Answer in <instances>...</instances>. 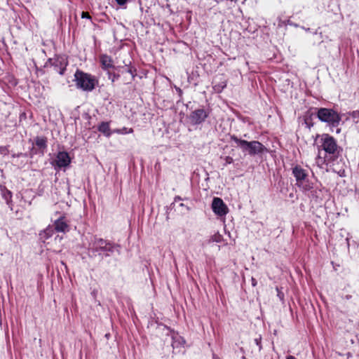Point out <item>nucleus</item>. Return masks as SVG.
Segmentation results:
<instances>
[{
	"mask_svg": "<svg viewBox=\"0 0 359 359\" xmlns=\"http://www.w3.org/2000/svg\"><path fill=\"white\" fill-rule=\"evenodd\" d=\"M320 148L326 153V156L321 158L318 156L316 163L323 164L325 162V158H329V161H334L339 156L341 149L337 144L335 139L328 134H323L320 137Z\"/></svg>",
	"mask_w": 359,
	"mask_h": 359,
	"instance_id": "nucleus-1",
	"label": "nucleus"
},
{
	"mask_svg": "<svg viewBox=\"0 0 359 359\" xmlns=\"http://www.w3.org/2000/svg\"><path fill=\"white\" fill-rule=\"evenodd\" d=\"M119 245L103 238H95L90 245L89 252L93 256L104 255L105 257H109L114 252H117L119 254Z\"/></svg>",
	"mask_w": 359,
	"mask_h": 359,
	"instance_id": "nucleus-2",
	"label": "nucleus"
},
{
	"mask_svg": "<svg viewBox=\"0 0 359 359\" xmlns=\"http://www.w3.org/2000/svg\"><path fill=\"white\" fill-rule=\"evenodd\" d=\"M74 81L77 88L87 92L92 91L97 83L95 76L79 69H77L74 74Z\"/></svg>",
	"mask_w": 359,
	"mask_h": 359,
	"instance_id": "nucleus-3",
	"label": "nucleus"
},
{
	"mask_svg": "<svg viewBox=\"0 0 359 359\" xmlns=\"http://www.w3.org/2000/svg\"><path fill=\"white\" fill-rule=\"evenodd\" d=\"M292 173L296 180V186L303 191H311L313 188V183L309 180V174L306 170L301 165H296L292 168Z\"/></svg>",
	"mask_w": 359,
	"mask_h": 359,
	"instance_id": "nucleus-4",
	"label": "nucleus"
},
{
	"mask_svg": "<svg viewBox=\"0 0 359 359\" xmlns=\"http://www.w3.org/2000/svg\"><path fill=\"white\" fill-rule=\"evenodd\" d=\"M316 116L320 121L326 123L330 128L337 127L341 120L340 115L332 109L319 108L317 109Z\"/></svg>",
	"mask_w": 359,
	"mask_h": 359,
	"instance_id": "nucleus-5",
	"label": "nucleus"
},
{
	"mask_svg": "<svg viewBox=\"0 0 359 359\" xmlns=\"http://www.w3.org/2000/svg\"><path fill=\"white\" fill-rule=\"evenodd\" d=\"M69 62L65 55H55L53 58H49L45 64V67H51L53 70L60 75H64L68 66Z\"/></svg>",
	"mask_w": 359,
	"mask_h": 359,
	"instance_id": "nucleus-6",
	"label": "nucleus"
},
{
	"mask_svg": "<svg viewBox=\"0 0 359 359\" xmlns=\"http://www.w3.org/2000/svg\"><path fill=\"white\" fill-rule=\"evenodd\" d=\"M48 139L45 136H36L34 139L32 147L30 150L29 155L33 157L34 155L43 156L47 150Z\"/></svg>",
	"mask_w": 359,
	"mask_h": 359,
	"instance_id": "nucleus-7",
	"label": "nucleus"
},
{
	"mask_svg": "<svg viewBox=\"0 0 359 359\" xmlns=\"http://www.w3.org/2000/svg\"><path fill=\"white\" fill-rule=\"evenodd\" d=\"M208 116L209 111L204 109H198L190 114L189 119L191 124L199 125L203 123Z\"/></svg>",
	"mask_w": 359,
	"mask_h": 359,
	"instance_id": "nucleus-8",
	"label": "nucleus"
},
{
	"mask_svg": "<svg viewBox=\"0 0 359 359\" xmlns=\"http://www.w3.org/2000/svg\"><path fill=\"white\" fill-rule=\"evenodd\" d=\"M212 209L215 214L218 216H225L228 213V207L224 203L222 199L215 197L212 200Z\"/></svg>",
	"mask_w": 359,
	"mask_h": 359,
	"instance_id": "nucleus-9",
	"label": "nucleus"
},
{
	"mask_svg": "<svg viewBox=\"0 0 359 359\" xmlns=\"http://www.w3.org/2000/svg\"><path fill=\"white\" fill-rule=\"evenodd\" d=\"M248 147V154L255 156L257 154H262L266 151V148L259 141H251L248 143H245Z\"/></svg>",
	"mask_w": 359,
	"mask_h": 359,
	"instance_id": "nucleus-10",
	"label": "nucleus"
},
{
	"mask_svg": "<svg viewBox=\"0 0 359 359\" xmlns=\"http://www.w3.org/2000/svg\"><path fill=\"white\" fill-rule=\"evenodd\" d=\"M70 163L71 158L69 154L66 151H59L56 156L53 165L61 168L68 166Z\"/></svg>",
	"mask_w": 359,
	"mask_h": 359,
	"instance_id": "nucleus-11",
	"label": "nucleus"
},
{
	"mask_svg": "<svg viewBox=\"0 0 359 359\" xmlns=\"http://www.w3.org/2000/svg\"><path fill=\"white\" fill-rule=\"evenodd\" d=\"M53 229L57 232L65 233L69 231V225L65 216H61L55 221Z\"/></svg>",
	"mask_w": 359,
	"mask_h": 359,
	"instance_id": "nucleus-12",
	"label": "nucleus"
},
{
	"mask_svg": "<svg viewBox=\"0 0 359 359\" xmlns=\"http://www.w3.org/2000/svg\"><path fill=\"white\" fill-rule=\"evenodd\" d=\"M100 62L102 69L104 71L108 72L109 69L115 68L112 57L107 54L100 55Z\"/></svg>",
	"mask_w": 359,
	"mask_h": 359,
	"instance_id": "nucleus-13",
	"label": "nucleus"
},
{
	"mask_svg": "<svg viewBox=\"0 0 359 359\" xmlns=\"http://www.w3.org/2000/svg\"><path fill=\"white\" fill-rule=\"evenodd\" d=\"M230 140L237 144L238 147L241 149L243 152H247L248 154V147L245 144V143H248V141L239 139L235 135H230Z\"/></svg>",
	"mask_w": 359,
	"mask_h": 359,
	"instance_id": "nucleus-14",
	"label": "nucleus"
},
{
	"mask_svg": "<svg viewBox=\"0 0 359 359\" xmlns=\"http://www.w3.org/2000/svg\"><path fill=\"white\" fill-rule=\"evenodd\" d=\"M97 130L99 132L103 133L107 137H109L112 133L110 130L109 122H101L97 127Z\"/></svg>",
	"mask_w": 359,
	"mask_h": 359,
	"instance_id": "nucleus-15",
	"label": "nucleus"
},
{
	"mask_svg": "<svg viewBox=\"0 0 359 359\" xmlns=\"http://www.w3.org/2000/svg\"><path fill=\"white\" fill-rule=\"evenodd\" d=\"M53 227L48 226L46 229L41 231L39 233L40 239L45 242L46 240L50 238L54 233Z\"/></svg>",
	"mask_w": 359,
	"mask_h": 359,
	"instance_id": "nucleus-16",
	"label": "nucleus"
},
{
	"mask_svg": "<svg viewBox=\"0 0 359 359\" xmlns=\"http://www.w3.org/2000/svg\"><path fill=\"white\" fill-rule=\"evenodd\" d=\"M121 74L123 75L124 74H127L130 75L129 76V79L125 81V85H128L132 83L136 76V69H133L132 68L127 69L125 71H121Z\"/></svg>",
	"mask_w": 359,
	"mask_h": 359,
	"instance_id": "nucleus-17",
	"label": "nucleus"
},
{
	"mask_svg": "<svg viewBox=\"0 0 359 359\" xmlns=\"http://www.w3.org/2000/svg\"><path fill=\"white\" fill-rule=\"evenodd\" d=\"M226 86V81L225 80L220 81L217 83H213L212 88L215 93H221Z\"/></svg>",
	"mask_w": 359,
	"mask_h": 359,
	"instance_id": "nucleus-18",
	"label": "nucleus"
},
{
	"mask_svg": "<svg viewBox=\"0 0 359 359\" xmlns=\"http://www.w3.org/2000/svg\"><path fill=\"white\" fill-rule=\"evenodd\" d=\"M348 117L351 118L355 123H359V110L349 112Z\"/></svg>",
	"mask_w": 359,
	"mask_h": 359,
	"instance_id": "nucleus-19",
	"label": "nucleus"
},
{
	"mask_svg": "<svg viewBox=\"0 0 359 359\" xmlns=\"http://www.w3.org/2000/svg\"><path fill=\"white\" fill-rule=\"evenodd\" d=\"M113 133L121 135L129 134L133 133V129L123 127L122 128L114 130Z\"/></svg>",
	"mask_w": 359,
	"mask_h": 359,
	"instance_id": "nucleus-20",
	"label": "nucleus"
},
{
	"mask_svg": "<svg viewBox=\"0 0 359 359\" xmlns=\"http://www.w3.org/2000/svg\"><path fill=\"white\" fill-rule=\"evenodd\" d=\"M107 76H108V79L111 81V83H114L121 76V75L119 74H117L115 72H111L110 71L107 72Z\"/></svg>",
	"mask_w": 359,
	"mask_h": 359,
	"instance_id": "nucleus-21",
	"label": "nucleus"
},
{
	"mask_svg": "<svg viewBox=\"0 0 359 359\" xmlns=\"http://www.w3.org/2000/svg\"><path fill=\"white\" fill-rule=\"evenodd\" d=\"M223 241V236L219 233H216L213 236H211L210 241L215 243H221Z\"/></svg>",
	"mask_w": 359,
	"mask_h": 359,
	"instance_id": "nucleus-22",
	"label": "nucleus"
},
{
	"mask_svg": "<svg viewBox=\"0 0 359 359\" xmlns=\"http://www.w3.org/2000/svg\"><path fill=\"white\" fill-rule=\"evenodd\" d=\"M12 194L10 191H6L5 194H4V198L6 200L7 204L9 205V200L11 199Z\"/></svg>",
	"mask_w": 359,
	"mask_h": 359,
	"instance_id": "nucleus-23",
	"label": "nucleus"
},
{
	"mask_svg": "<svg viewBox=\"0 0 359 359\" xmlns=\"http://www.w3.org/2000/svg\"><path fill=\"white\" fill-rule=\"evenodd\" d=\"M255 343L259 347V350L260 351L262 348V337H259L258 338L255 339Z\"/></svg>",
	"mask_w": 359,
	"mask_h": 359,
	"instance_id": "nucleus-24",
	"label": "nucleus"
},
{
	"mask_svg": "<svg viewBox=\"0 0 359 359\" xmlns=\"http://www.w3.org/2000/svg\"><path fill=\"white\" fill-rule=\"evenodd\" d=\"M225 165L231 164L233 162V159L231 156H226L224 158Z\"/></svg>",
	"mask_w": 359,
	"mask_h": 359,
	"instance_id": "nucleus-25",
	"label": "nucleus"
},
{
	"mask_svg": "<svg viewBox=\"0 0 359 359\" xmlns=\"http://www.w3.org/2000/svg\"><path fill=\"white\" fill-rule=\"evenodd\" d=\"M0 152L3 154H7L8 152V150L7 149V147H0Z\"/></svg>",
	"mask_w": 359,
	"mask_h": 359,
	"instance_id": "nucleus-26",
	"label": "nucleus"
},
{
	"mask_svg": "<svg viewBox=\"0 0 359 359\" xmlns=\"http://www.w3.org/2000/svg\"><path fill=\"white\" fill-rule=\"evenodd\" d=\"M115 1L121 6H124L128 2V0H115Z\"/></svg>",
	"mask_w": 359,
	"mask_h": 359,
	"instance_id": "nucleus-27",
	"label": "nucleus"
},
{
	"mask_svg": "<svg viewBox=\"0 0 359 359\" xmlns=\"http://www.w3.org/2000/svg\"><path fill=\"white\" fill-rule=\"evenodd\" d=\"M81 18H87V19H91L90 15L87 12H82L81 13Z\"/></svg>",
	"mask_w": 359,
	"mask_h": 359,
	"instance_id": "nucleus-28",
	"label": "nucleus"
},
{
	"mask_svg": "<svg viewBox=\"0 0 359 359\" xmlns=\"http://www.w3.org/2000/svg\"><path fill=\"white\" fill-rule=\"evenodd\" d=\"M251 283L253 287H255L257 284V280L253 277L251 278Z\"/></svg>",
	"mask_w": 359,
	"mask_h": 359,
	"instance_id": "nucleus-29",
	"label": "nucleus"
},
{
	"mask_svg": "<svg viewBox=\"0 0 359 359\" xmlns=\"http://www.w3.org/2000/svg\"><path fill=\"white\" fill-rule=\"evenodd\" d=\"M276 290L278 291V296L280 299H283V294L279 292L278 287H276Z\"/></svg>",
	"mask_w": 359,
	"mask_h": 359,
	"instance_id": "nucleus-30",
	"label": "nucleus"
},
{
	"mask_svg": "<svg viewBox=\"0 0 359 359\" xmlns=\"http://www.w3.org/2000/svg\"><path fill=\"white\" fill-rule=\"evenodd\" d=\"M176 90L180 96L182 95V90L180 88H176Z\"/></svg>",
	"mask_w": 359,
	"mask_h": 359,
	"instance_id": "nucleus-31",
	"label": "nucleus"
},
{
	"mask_svg": "<svg viewBox=\"0 0 359 359\" xmlns=\"http://www.w3.org/2000/svg\"><path fill=\"white\" fill-rule=\"evenodd\" d=\"M286 359H297L293 355H288Z\"/></svg>",
	"mask_w": 359,
	"mask_h": 359,
	"instance_id": "nucleus-32",
	"label": "nucleus"
},
{
	"mask_svg": "<svg viewBox=\"0 0 359 359\" xmlns=\"http://www.w3.org/2000/svg\"><path fill=\"white\" fill-rule=\"evenodd\" d=\"M129 79V76H123V83L125 84V81Z\"/></svg>",
	"mask_w": 359,
	"mask_h": 359,
	"instance_id": "nucleus-33",
	"label": "nucleus"
},
{
	"mask_svg": "<svg viewBox=\"0 0 359 359\" xmlns=\"http://www.w3.org/2000/svg\"><path fill=\"white\" fill-rule=\"evenodd\" d=\"M212 359H220V358L218 356H217L216 355L213 354Z\"/></svg>",
	"mask_w": 359,
	"mask_h": 359,
	"instance_id": "nucleus-34",
	"label": "nucleus"
},
{
	"mask_svg": "<svg viewBox=\"0 0 359 359\" xmlns=\"http://www.w3.org/2000/svg\"><path fill=\"white\" fill-rule=\"evenodd\" d=\"M92 295H93V297H96V292H95V291H93V292H92Z\"/></svg>",
	"mask_w": 359,
	"mask_h": 359,
	"instance_id": "nucleus-35",
	"label": "nucleus"
},
{
	"mask_svg": "<svg viewBox=\"0 0 359 359\" xmlns=\"http://www.w3.org/2000/svg\"><path fill=\"white\" fill-rule=\"evenodd\" d=\"M340 131H341V129H339V128H337V130H336L337 133H339Z\"/></svg>",
	"mask_w": 359,
	"mask_h": 359,
	"instance_id": "nucleus-36",
	"label": "nucleus"
},
{
	"mask_svg": "<svg viewBox=\"0 0 359 359\" xmlns=\"http://www.w3.org/2000/svg\"><path fill=\"white\" fill-rule=\"evenodd\" d=\"M177 200H181V198L178 196V197H177V198H175V200H177Z\"/></svg>",
	"mask_w": 359,
	"mask_h": 359,
	"instance_id": "nucleus-37",
	"label": "nucleus"
}]
</instances>
